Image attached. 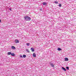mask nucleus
Masks as SVG:
<instances>
[{
    "mask_svg": "<svg viewBox=\"0 0 76 76\" xmlns=\"http://www.w3.org/2000/svg\"><path fill=\"white\" fill-rule=\"evenodd\" d=\"M23 18L26 20L29 21L31 20V18L28 16H25L23 17Z\"/></svg>",
    "mask_w": 76,
    "mask_h": 76,
    "instance_id": "obj_1",
    "label": "nucleus"
},
{
    "mask_svg": "<svg viewBox=\"0 0 76 76\" xmlns=\"http://www.w3.org/2000/svg\"><path fill=\"white\" fill-rule=\"evenodd\" d=\"M15 43H19V41L18 39H15Z\"/></svg>",
    "mask_w": 76,
    "mask_h": 76,
    "instance_id": "obj_2",
    "label": "nucleus"
},
{
    "mask_svg": "<svg viewBox=\"0 0 76 76\" xmlns=\"http://www.w3.org/2000/svg\"><path fill=\"white\" fill-rule=\"evenodd\" d=\"M31 50L32 52H34V51H35V50H34V49L32 48H31Z\"/></svg>",
    "mask_w": 76,
    "mask_h": 76,
    "instance_id": "obj_3",
    "label": "nucleus"
},
{
    "mask_svg": "<svg viewBox=\"0 0 76 76\" xmlns=\"http://www.w3.org/2000/svg\"><path fill=\"white\" fill-rule=\"evenodd\" d=\"M42 4H43V5H44L45 6H46V5L47 4V3L46 2H44Z\"/></svg>",
    "mask_w": 76,
    "mask_h": 76,
    "instance_id": "obj_4",
    "label": "nucleus"
},
{
    "mask_svg": "<svg viewBox=\"0 0 76 76\" xmlns=\"http://www.w3.org/2000/svg\"><path fill=\"white\" fill-rule=\"evenodd\" d=\"M62 69L63 70H64V71H65V72H66V69H65V68H64L63 67H62Z\"/></svg>",
    "mask_w": 76,
    "mask_h": 76,
    "instance_id": "obj_5",
    "label": "nucleus"
},
{
    "mask_svg": "<svg viewBox=\"0 0 76 76\" xmlns=\"http://www.w3.org/2000/svg\"><path fill=\"white\" fill-rule=\"evenodd\" d=\"M33 57H36V54L35 53H34L33 54Z\"/></svg>",
    "mask_w": 76,
    "mask_h": 76,
    "instance_id": "obj_6",
    "label": "nucleus"
},
{
    "mask_svg": "<svg viewBox=\"0 0 76 76\" xmlns=\"http://www.w3.org/2000/svg\"><path fill=\"white\" fill-rule=\"evenodd\" d=\"M11 48L12 49H13V50H15L16 49V48H15V46H12L11 47Z\"/></svg>",
    "mask_w": 76,
    "mask_h": 76,
    "instance_id": "obj_7",
    "label": "nucleus"
},
{
    "mask_svg": "<svg viewBox=\"0 0 76 76\" xmlns=\"http://www.w3.org/2000/svg\"><path fill=\"white\" fill-rule=\"evenodd\" d=\"M65 61H69V59L67 58H64Z\"/></svg>",
    "mask_w": 76,
    "mask_h": 76,
    "instance_id": "obj_8",
    "label": "nucleus"
},
{
    "mask_svg": "<svg viewBox=\"0 0 76 76\" xmlns=\"http://www.w3.org/2000/svg\"><path fill=\"white\" fill-rule=\"evenodd\" d=\"M50 65L52 66L53 67H54V64H51Z\"/></svg>",
    "mask_w": 76,
    "mask_h": 76,
    "instance_id": "obj_9",
    "label": "nucleus"
},
{
    "mask_svg": "<svg viewBox=\"0 0 76 76\" xmlns=\"http://www.w3.org/2000/svg\"><path fill=\"white\" fill-rule=\"evenodd\" d=\"M26 45H27V46H29V45H30V43H27Z\"/></svg>",
    "mask_w": 76,
    "mask_h": 76,
    "instance_id": "obj_10",
    "label": "nucleus"
},
{
    "mask_svg": "<svg viewBox=\"0 0 76 76\" xmlns=\"http://www.w3.org/2000/svg\"><path fill=\"white\" fill-rule=\"evenodd\" d=\"M11 55L12 56H15V53H11Z\"/></svg>",
    "mask_w": 76,
    "mask_h": 76,
    "instance_id": "obj_11",
    "label": "nucleus"
},
{
    "mask_svg": "<svg viewBox=\"0 0 76 76\" xmlns=\"http://www.w3.org/2000/svg\"><path fill=\"white\" fill-rule=\"evenodd\" d=\"M23 58H26V56L25 55H23Z\"/></svg>",
    "mask_w": 76,
    "mask_h": 76,
    "instance_id": "obj_12",
    "label": "nucleus"
},
{
    "mask_svg": "<svg viewBox=\"0 0 76 76\" xmlns=\"http://www.w3.org/2000/svg\"><path fill=\"white\" fill-rule=\"evenodd\" d=\"M11 52H8L7 53L8 55H11Z\"/></svg>",
    "mask_w": 76,
    "mask_h": 76,
    "instance_id": "obj_13",
    "label": "nucleus"
},
{
    "mask_svg": "<svg viewBox=\"0 0 76 76\" xmlns=\"http://www.w3.org/2000/svg\"><path fill=\"white\" fill-rule=\"evenodd\" d=\"M58 51H61V49L60 48H58Z\"/></svg>",
    "mask_w": 76,
    "mask_h": 76,
    "instance_id": "obj_14",
    "label": "nucleus"
},
{
    "mask_svg": "<svg viewBox=\"0 0 76 76\" xmlns=\"http://www.w3.org/2000/svg\"><path fill=\"white\" fill-rule=\"evenodd\" d=\"M26 51L28 52V53H29V50L27 49H26Z\"/></svg>",
    "mask_w": 76,
    "mask_h": 76,
    "instance_id": "obj_15",
    "label": "nucleus"
},
{
    "mask_svg": "<svg viewBox=\"0 0 76 76\" xmlns=\"http://www.w3.org/2000/svg\"><path fill=\"white\" fill-rule=\"evenodd\" d=\"M20 58H23V57L22 56V55H20Z\"/></svg>",
    "mask_w": 76,
    "mask_h": 76,
    "instance_id": "obj_16",
    "label": "nucleus"
},
{
    "mask_svg": "<svg viewBox=\"0 0 76 76\" xmlns=\"http://www.w3.org/2000/svg\"><path fill=\"white\" fill-rule=\"evenodd\" d=\"M66 69L67 70H69V68L68 66H67Z\"/></svg>",
    "mask_w": 76,
    "mask_h": 76,
    "instance_id": "obj_17",
    "label": "nucleus"
},
{
    "mask_svg": "<svg viewBox=\"0 0 76 76\" xmlns=\"http://www.w3.org/2000/svg\"><path fill=\"white\" fill-rule=\"evenodd\" d=\"M58 6H59V7H61V5L60 4Z\"/></svg>",
    "mask_w": 76,
    "mask_h": 76,
    "instance_id": "obj_18",
    "label": "nucleus"
},
{
    "mask_svg": "<svg viewBox=\"0 0 76 76\" xmlns=\"http://www.w3.org/2000/svg\"><path fill=\"white\" fill-rule=\"evenodd\" d=\"M55 3H56V4H58V2H55Z\"/></svg>",
    "mask_w": 76,
    "mask_h": 76,
    "instance_id": "obj_19",
    "label": "nucleus"
},
{
    "mask_svg": "<svg viewBox=\"0 0 76 76\" xmlns=\"http://www.w3.org/2000/svg\"><path fill=\"white\" fill-rule=\"evenodd\" d=\"M9 10H10L11 11V10H12V9H9Z\"/></svg>",
    "mask_w": 76,
    "mask_h": 76,
    "instance_id": "obj_20",
    "label": "nucleus"
},
{
    "mask_svg": "<svg viewBox=\"0 0 76 76\" xmlns=\"http://www.w3.org/2000/svg\"><path fill=\"white\" fill-rule=\"evenodd\" d=\"M40 10H42V8L40 9Z\"/></svg>",
    "mask_w": 76,
    "mask_h": 76,
    "instance_id": "obj_21",
    "label": "nucleus"
},
{
    "mask_svg": "<svg viewBox=\"0 0 76 76\" xmlns=\"http://www.w3.org/2000/svg\"><path fill=\"white\" fill-rule=\"evenodd\" d=\"M1 22V20H0V23Z\"/></svg>",
    "mask_w": 76,
    "mask_h": 76,
    "instance_id": "obj_22",
    "label": "nucleus"
}]
</instances>
